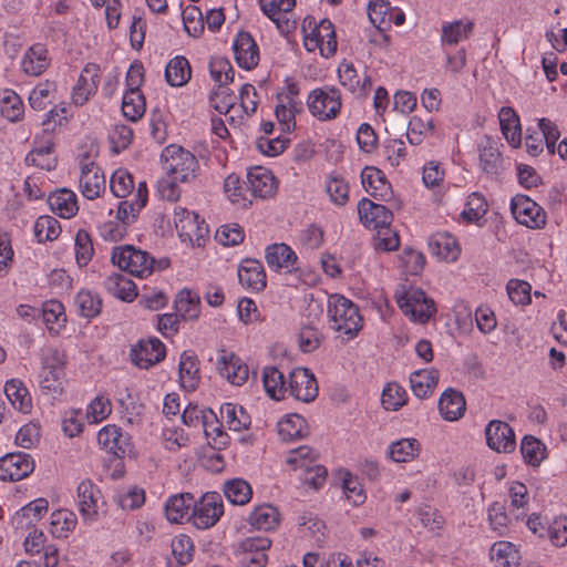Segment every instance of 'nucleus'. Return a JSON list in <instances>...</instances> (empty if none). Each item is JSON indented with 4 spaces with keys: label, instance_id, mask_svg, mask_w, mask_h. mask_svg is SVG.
I'll return each mask as SVG.
<instances>
[{
    "label": "nucleus",
    "instance_id": "1",
    "mask_svg": "<svg viewBox=\"0 0 567 567\" xmlns=\"http://www.w3.org/2000/svg\"><path fill=\"white\" fill-rule=\"evenodd\" d=\"M162 167L165 172L157 183V190L165 200L175 203L181 197L178 184L194 182L199 175L200 165L197 157L184 147L171 144L161 154Z\"/></svg>",
    "mask_w": 567,
    "mask_h": 567
},
{
    "label": "nucleus",
    "instance_id": "2",
    "mask_svg": "<svg viewBox=\"0 0 567 567\" xmlns=\"http://www.w3.org/2000/svg\"><path fill=\"white\" fill-rule=\"evenodd\" d=\"M317 453L306 445L286 450V465L300 482L298 489L301 493L318 492L326 484L328 471L317 463Z\"/></svg>",
    "mask_w": 567,
    "mask_h": 567
},
{
    "label": "nucleus",
    "instance_id": "3",
    "mask_svg": "<svg viewBox=\"0 0 567 567\" xmlns=\"http://www.w3.org/2000/svg\"><path fill=\"white\" fill-rule=\"evenodd\" d=\"M328 317L331 329L344 334L348 340L357 337L363 327L358 306L338 293L328 299Z\"/></svg>",
    "mask_w": 567,
    "mask_h": 567
},
{
    "label": "nucleus",
    "instance_id": "4",
    "mask_svg": "<svg viewBox=\"0 0 567 567\" xmlns=\"http://www.w3.org/2000/svg\"><path fill=\"white\" fill-rule=\"evenodd\" d=\"M39 386L43 394L60 398L65 386V355L58 349H48L41 358Z\"/></svg>",
    "mask_w": 567,
    "mask_h": 567
},
{
    "label": "nucleus",
    "instance_id": "5",
    "mask_svg": "<svg viewBox=\"0 0 567 567\" xmlns=\"http://www.w3.org/2000/svg\"><path fill=\"white\" fill-rule=\"evenodd\" d=\"M303 45L307 51L313 52L317 49L324 58L332 56L338 47L334 25L328 19L317 23L312 17H306L302 22Z\"/></svg>",
    "mask_w": 567,
    "mask_h": 567
},
{
    "label": "nucleus",
    "instance_id": "6",
    "mask_svg": "<svg viewBox=\"0 0 567 567\" xmlns=\"http://www.w3.org/2000/svg\"><path fill=\"white\" fill-rule=\"evenodd\" d=\"M97 148L93 145L89 151L79 154V189L89 200L99 198L106 187L104 173L96 164Z\"/></svg>",
    "mask_w": 567,
    "mask_h": 567
},
{
    "label": "nucleus",
    "instance_id": "7",
    "mask_svg": "<svg viewBox=\"0 0 567 567\" xmlns=\"http://www.w3.org/2000/svg\"><path fill=\"white\" fill-rule=\"evenodd\" d=\"M111 261L121 270L138 278H146L154 270V257L133 245L115 246L112 249Z\"/></svg>",
    "mask_w": 567,
    "mask_h": 567
},
{
    "label": "nucleus",
    "instance_id": "8",
    "mask_svg": "<svg viewBox=\"0 0 567 567\" xmlns=\"http://www.w3.org/2000/svg\"><path fill=\"white\" fill-rule=\"evenodd\" d=\"M174 224L179 238L184 243L202 247L208 239V225L195 212L182 206H175Z\"/></svg>",
    "mask_w": 567,
    "mask_h": 567
},
{
    "label": "nucleus",
    "instance_id": "9",
    "mask_svg": "<svg viewBox=\"0 0 567 567\" xmlns=\"http://www.w3.org/2000/svg\"><path fill=\"white\" fill-rule=\"evenodd\" d=\"M224 515V503L220 494L209 492L195 501L190 519L198 529H208Z\"/></svg>",
    "mask_w": 567,
    "mask_h": 567
},
{
    "label": "nucleus",
    "instance_id": "10",
    "mask_svg": "<svg viewBox=\"0 0 567 567\" xmlns=\"http://www.w3.org/2000/svg\"><path fill=\"white\" fill-rule=\"evenodd\" d=\"M270 546L271 542L267 537H247L235 546L234 555L240 567H265Z\"/></svg>",
    "mask_w": 567,
    "mask_h": 567
},
{
    "label": "nucleus",
    "instance_id": "11",
    "mask_svg": "<svg viewBox=\"0 0 567 567\" xmlns=\"http://www.w3.org/2000/svg\"><path fill=\"white\" fill-rule=\"evenodd\" d=\"M396 303L406 316H411L422 323L426 322L436 312L434 301L427 298L420 288L411 287L401 296H398Z\"/></svg>",
    "mask_w": 567,
    "mask_h": 567
},
{
    "label": "nucleus",
    "instance_id": "12",
    "mask_svg": "<svg viewBox=\"0 0 567 567\" xmlns=\"http://www.w3.org/2000/svg\"><path fill=\"white\" fill-rule=\"evenodd\" d=\"M308 107L311 114L319 120L334 118L341 109V95L338 89H316L308 97Z\"/></svg>",
    "mask_w": 567,
    "mask_h": 567
},
{
    "label": "nucleus",
    "instance_id": "13",
    "mask_svg": "<svg viewBox=\"0 0 567 567\" xmlns=\"http://www.w3.org/2000/svg\"><path fill=\"white\" fill-rule=\"evenodd\" d=\"M511 210L518 224L532 229L543 228L546 224L544 209L526 195H516L512 198Z\"/></svg>",
    "mask_w": 567,
    "mask_h": 567
},
{
    "label": "nucleus",
    "instance_id": "14",
    "mask_svg": "<svg viewBox=\"0 0 567 567\" xmlns=\"http://www.w3.org/2000/svg\"><path fill=\"white\" fill-rule=\"evenodd\" d=\"M102 70L99 64L86 63L72 89L71 100L75 106H83L97 92Z\"/></svg>",
    "mask_w": 567,
    "mask_h": 567
},
{
    "label": "nucleus",
    "instance_id": "15",
    "mask_svg": "<svg viewBox=\"0 0 567 567\" xmlns=\"http://www.w3.org/2000/svg\"><path fill=\"white\" fill-rule=\"evenodd\" d=\"M487 446L497 453H512L516 449V436L508 423L492 420L485 426Z\"/></svg>",
    "mask_w": 567,
    "mask_h": 567
},
{
    "label": "nucleus",
    "instance_id": "16",
    "mask_svg": "<svg viewBox=\"0 0 567 567\" xmlns=\"http://www.w3.org/2000/svg\"><path fill=\"white\" fill-rule=\"evenodd\" d=\"M246 177L247 188L255 198L267 199L278 190L279 179L264 166L249 168Z\"/></svg>",
    "mask_w": 567,
    "mask_h": 567
},
{
    "label": "nucleus",
    "instance_id": "17",
    "mask_svg": "<svg viewBox=\"0 0 567 567\" xmlns=\"http://www.w3.org/2000/svg\"><path fill=\"white\" fill-rule=\"evenodd\" d=\"M165 355V344L157 338L140 340L130 351L132 362L141 369H148L157 364L164 360Z\"/></svg>",
    "mask_w": 567,
    "mask_h": 567
},
{
    "label": "nucleus",
    "instance_id": "18",
    "mask_svg": "<svg viewBox=\"0 0 567 567\" xmlns=\"http://www.w3.org/2000/svg\"><path fill=\"white\" fill-rule=\"evenodd\" d=\"M217 370L230 384L240 386L249 378L248 365L234 352L220 349L217 354Z\"/></svg>",
    "mask_w": 567,
    "mask_h": 567
},
{
    "label": "nucleus",
    "instance_id": "19",
    "mask_svg": "<svg viewBox=\"0 0 567 567\" xmlns=\"http://www.w3.org/2000/svg\"><path fill=\"white\" fill-rule=\"evenodd\" d=\"M34 470L33 458L24 452L9 453L0 458V480L16 482L25 478Z\"/></svg>",
    "mask_w": 567,
    "mask_h": 567
},
{
    "label": "nucleus",
    "instance_id": "20",
    "mask_svg": "<svg viewBox=\"0 0 567 567\" xmlns=\"http://www.w3.org/2000/svg\"><path fill=\"white\" fill-rule=\"evenodd\" d=\"M97 443L107 453L123 458L131 452V436L115 424L103 426L97 433Z\"/></svg>",
    "mask_w": 567,
    "mask_h": 567
},
{
    "label": "nucleus",
    "instance_id": "21",
    "mask_svg": "<svg viewBox=\"0 0 567 567\" xmlns=\"http://www.w3.org/2000/svg\"><path fill=\"white\" fill-rule=\"evenodd\" d=\"M289 392L292 398L305 403L313 401L318 395V383L315 374L306 368H296L289 373Z\"/></svg>",
    "mask_w": 567,
    "mask_h": 567
},
{
    "label": "nucleus",
    "instance_id": "22",
    "mask_svg": "<svg viewBox=\"0 0 567 567\" xmlns=\"http://www.w3.org/2000/svg\"><path fill=\"white\" fill-rule=\"evenodd\" d=\"M102 494L90 480L82 481L78 486V507L84 522H95L99 517Z\"/></svg>",
    "mask_w": 567,
    "mask_h": 567
},
{
    "label": "nucleus",
    "instance_id": "23",
    "mask_svg": "<svg viewBox=\"0 0 567 567\" xmlns=\"http://www.w3.org/2000/svg\"><path fill=\"white\" fill-rule=\"evenodd\" d=\"M338 79L340 84L358 96H367L371 86V76L364 71L359 74L353 63L342 61L338 68Z\"/></svg>",
    "mask_w": 567,
    "mask_h": 567
},
{
    "label": "nucleus",
    "instance_id": "24",
    "mask_svg": "<svg viewBox=\"0 0 567 567\" xmlns=\"http://www.w3.org/2000/svg\"><path fill=\"white\" fill-rule=\"evenodd\" d=\"M233 49L236 62L245 70H252L259 63V48L251 34L248 32H238L233 42Z\"/></svg>",
    "mask_w": 567,
    "mask_h": 567
},
{
    "label": "nucleus",
    "instance_id": "25",
    "mask_svg": "<svg viewBox=\"0 0 567 567\" xmlns=\"http://www.w3.org/2000/svg\"><path fill=\"white\" fill-rule=\"evenodd\" d=\"M25 163L29 166H35L44 171H52L56 166V156L54 155V143L52 136L47 134L43 138H35L33 148L27 154Z\"/></svg>",
    "mask_w": 567,
    "mask_h": 567
},
{
    "label": "nucleus",
    "instance_id": "26",
    "mask_svg": "<svg viewBox=\"0 0 567 567\" xmlns=\"http://www.w3.org/2000/svg\"><path fill=\"white\" fill-rule=\"evenodd\" d=\"M51 64L49 50L43 43H34L25 50L20 65L23 73L30 76L41 75Z\"/></svg>",
    "mask_w": 567,
    "mask_h": 567
},
{
    "label": "nucleus",
    "instance_id": "27",
    "mask_svg": "<svg viewBox=\"0 0 567 567\" xmlns=\"http://www.w3.org/2000/svg\"><path fill=\"white\" fill-rule=\"evenodd\" d=\"M358 214L361 223L367 227L379 229L390 226L393 215L384 205L373 203L368 198H362L358 204Z\"/></svg>",
    "mask_w": 567,
    "mask_h": 567
},
{
    "label": "nucleus",
    "instance_id": "28",
    "mask_svg": "<svg viewBox=\"0 0 567 567\" xmlns=\"http://www.w3.org/2000/svg\"><path fill=\"white\" fill-rule=\"evenodd\" d=\"M147 187L145 182H140L134 199L122 200L118 203L115 219L123 223L126 227L132 225L140 212L145 207L147 203Z\"/></svg>",
    "mask_w": 567,
    "mask_h": 567
},
{
    "label": "nucleus",
    "instance_id": "29",
    "mask_svg": "<svg viewBox=\"0 0 567 567\" xmlns=\"http://www.w3.org/2000/svg\"><path fill=\"white\" fill-rule=\"evenodd\" d=\"M364 189L375 199L389 200L392 197L391 184L382 171L367 166L361 173Z\"/></svg>",
    "mask_w": 567,
    "mask_h": 567
},
{
    "label": "nucleus",
    "instance_id": "30",
    "mask_svg": "<svg viewBox=\"0 0 567 567\" xmlns=\"http://www.w3.org/2000/svg\"><path fill=\"white\" fill-rule=\"evenodd\" d=\"M195 498L190 493L171 495L164 505L165 517L169 523L179 524L190 519V509L194 508Z\"/></svg>",
    "mask_w": 567,
    "mask_h": 567
},
{
    "label": "nucleus",
    "instance_id": "31",
    "mask_svg": "<svg viewBox=\"0 0 567 567\" xmlns=\"http://www.w3.org/2000/svg\"><path fill=\"white\" fill-rule=\"evenodd\" d=\"M237 275L243 287L254 291H260L266 287V272L259 260H243L238 267Z\"/></svg>",
    "mask_w": 567,
    "mask_h": 567
},
{
    "label": "nucleus",
    "instance_id": "32",
    "mask_svg": "<svg viewBox=\"0 0 567 567\" xmlns=\"http://www.w3.org/2000/svg\"><path fill=\"white\" fill-rule=\"evenodd\" d=\"M480 166L488 175H497L502 168V154L498 142L485 136L478 144Z\"/></svg>",
    "mask_w": 567,
    "mask_h": 567
},
{
    "label": "nucleus",
    "instance_id": "33",
    "mask_svg": "<svg viewBox=\"0 0 567 567\" xmlns=\"http://www.w3.org/2000/svg\"><path fill=\"white\" fill-rule=\"evenodd\" d=\"M48 203L53 213L65 219L72 218L79 212L76 194L68 188L51 193Z\"/></svg>",
    "mask_w": 567,
    "mask_h": 567
},
{
    "label": "nucleus",
    "instance_id": "34",
    "mask_svg": "<svg viewBox=\"0 0 567 567\" xmlns=\"http://www.w3.org/2000/svg\"><path fill=\"white\" fill-rule=\"evenodd\" d=\"M106 291L123 301H133L137 297V288L132 279L121 272H112L103 282Z\"/></svg>",
    "mask_w": 567,
    "mask_h": 567
},
{
    "label": "nucleus",
    "instance_id": "35",
    "mask_svg": "<svg viewBox=\"0 0 567 567\" xmlns=\"http://www.w3.org/2000/svg\"><path fill=\"white\" fill-rule=\"evenodd\" d=\"M200 382L199 361L189 351H184L179 359V383L186 391H195Z\"/></svg>",
    "mask_w": 567,
    "mask_h": 567
},
{
    "label": "nucleus",
    "instance_id": "36",
    "mask_svg": "<svg viewBox=\"0 0 567 567\" xmlns=\"http://www.w3.org/2000/svg\"><path fill=\"white\" fill-rule=\"evenodd\" d=\"M466 410L464 395L454 389L445 390L439 400V411L446 421H457Z\"/></svg>",
    "mask_w": 567,
    "mask_h": 567
},
{
    "label": "nucleus",
    "instance_id": "37",
    "mask_svg": "<svg viewBox=\"0 0 567 567\" xmlns=\"http://www.w3.org/2000/svg\"><path fill=\"white\" fill-rule=\"evenodd\" d=\"M474 23L468 19H460L442 25L441 43L443 48L456 45L470 38Z\"/></svg>",
    "mask_w": 567,
    "mask_h": 567
},
{
    "label": "nucleus",
    "instance_id": "38",
    "mask_svg": "<svg viewBox=\"0 0 567 567\" xmlns=\"http://www.w3.org/2000/svg\"><path fill=\"white\" fill-rule=\"evenodd\" d=\"M192 78L189 61L183 55H176L168 61L165 68V80L173 87L186 85Z\"/></svg>",
    "mask_w": 567,
    "mask_h": 567
},
{
    "label": "nucleus",
    "instance_id": "39",
    "mask_svg": "<svg viewBox=\"0 0 567 567\" xmlns=\"http://www.w3.org/2000/svg\"><path fill=\"white\" fill-rule=\"evenodd\" d=\"M219 414L221 422L231 431L239 432L241 430H247L250 426V415L241 405L226 402L221 404Z\"/></svg>",
    "mask_w": 567,
    "mask_h": 567
},
{
    "label": "nucleus",
    "instance_id": "40",
    "mask_svg": "<svg viewBox=\"0 0 567 567\" xmlns=\"http://www.w3.org/2000/svg\"><path fill=\"white\" fill-rule=\"evenodd\" d=\"M4 393L14 409L22 413L31 412L32 398L29 390L21 380H8L4 384Z\"/></svg>",
    "mask_w": 567,
    "mask_h": 567
},
{
    "label": "nucleus",
    "instance_id": "41",
    "mask_svg": "<svg viewBox=\"0 0 567 567\" xmlns=\"http://www.w3.org/2000/svg\"><path fill=\"white\" fill-rule=\"evenodd\" d=\"M280 520L279 511L270 504L256 506L248 516V523L256 529L271 530Z\"/></svg>",
    "mask_w": 567,
    "mask_h": 567
},
{
    "label": "nucleus",
    "instance_id": "42",
    "mask_svg": "<svg viewBox=\"0 0 567 567\" xmlns=\"http://www.w3.org/2000/svg\"><path fill=\"white\" fill-rule=\"evenodd\" d=\"M439 381L437 370L422 369L414 371L410 377L411 390L415 396L424 399L429 396Z\"/></svg>",
    "mask_w": 567,
    "mask_h": 567
},
{
    "label": "nucleus",
    "instance_id": "43",
    "mask_svg": "<svg viewBox=\"0 0 567 567\" xmlns=\"http://www.w3.org/2000/svg\"><path fill=\"white\" fill-rule=\"evenodd\" d=\"M499 125L503 135L514 147L520 144V124L516 112L508 106H503L498 113Z\"/></svg>",
    "mask_w": 567,
    "mask_h": 567
},
{
    "label": "nucleus",
    "instance_id": "44",
    "mask_svg": "<svg viewBox=\"0 0 567 567\" xmlns=\"http://www.w3.org/2000/svg\"><path fill=\"white\" fill-rule=\"evenodd\" d=\"M41 315L50 332L58 333L65 326L64 306L55 299L48 300L42 305Z\"/></svg>",
    "mask_w": 567,
    "mask_h": 567
},
{
    "label": "nucleus",
    "instance_id": "45",
    "mask_svg": "<svg viewBox=\"0 0 567 567\" xmlns=\"http://www.w3.org/2000/svg\"><path fill=\"white\" fill-rule=\"evenodd\" d=\"M520 453L526 464L537 467L547 457L546 445L533 435H525L520 442Z\"/></svg>",
    "mask_w": 567,
    "mask_h": 567
},
{
    "label": "nucleus",
    "instance_id": "46",
    "mask_svg": "<svg viewBox=\"0 0 567 567\" xmlns=\"http://www.w3.org/2000/svg\"><path fill=\"white\" fill-rule=\"evenodd\" d=\"M223 492L227 501L234 505H246L252 497V488L243 478H233L224 483Z\"/></svg>",
    "mask_w": 567,
    "mask_h": 567
},
{
    "label": "nucleus",
    "instance_id": "47",
    "mask_svg": "<svg viewBox=\"0 0 567 567\" xmlns=\"http://www.w3.org/2000/svg\"><path fill=\"white\" fill-rule=\"evenodd\" d=\"M78 524L76 515L66 508L56 509L51 514V533L54 537L66 538Z\"/></svg>",
    "mask_w": 567,
    "mask_h": 567
},
{
    "label": "nucleus",
    "instance_id": "48",
    "mask_svg": "<svg viewBox=\"0 0 567 567\" xmlns=\"http://www.w3.org/2000/svg\"><path fill=\"white\" fill-rule=\"evenodd\" d=\"M430 247L434 254L449 261L456 260L460 255L456 239L445 233L433 236L430 241Z\"/></svg>",
    "mask_w": 567,
    "mask_h": 567
},
{
    "label": "nucleus",
    "instance_id": "49",
    "mask_svg": "<svg viewBox=\"0 0 567 567\" xmlns=\"http://www.w3.org/2000/svg\"><path fill=\"white\" fill-rule=\"evenodd\" d=\"M146 111L145 97L141 91H125L122 100L123 115L132 121H138Z\"/></svg>",
    "mask_w": 567,
    "mask_h": 567
},
{
    "label": "nucleus",
    "instance_id": "50",
    "mask_svg": "<svg viewBox=\"0 0 567 567\" xmlns=\"http://www.w3.org/2000/svg\"><path fill=\"white\" fill-rule=\"evenodd\" d=\"M75 261L79 267H86L94 256L92 236L85 229H79L74 237Z\"/></svg>",
    "mask_w": 567,
    "mask_h": 567
},
{
    "label": "nucleus",
    "instance_id": "51",
    "mask_svg": "<svg viewBox=\"0 0 567 567\" xmlns=\"http://www.w3.org/2000/svg\"><path fill=\"white\" fill-rule=\"evenodd\" d=\"M262 383L267 395L275 400H284V373L276 367H265Z\"/></svg>",
    "mask_w": 567,
    "mask_h": 567
},
{
    "label": "nucleus",
    "instance_id": "52",
    "mask_svg": "<svg viewBox=\"0 0 567 567\" xmlns=\"http://www.w3.org/2000/svg\"><path fill=\"white\" fill-rule=\"evenodd\" d=\"M34 237L38 243L55 240L61 234V226L52 216H40L33 226Z\"/></svg>",
    "mask_w": 567,
    "mask_h": 567
},
{
    "label": "nucleus",
    "instance_id": "53",
    "mask_svg": "<svg viewBox=\"0 0 567 567\" xmlns=\"http://www.w3.org/2000/svg\"><path fill=\"white\" fill-rule=\"evenodd\" d=\"M420 443L415 439H402L392 443L389 447V456L396 463L409 462L417 456Z\"/></svg>",
    "mask_w": 567,
    "mask_h": 567
},
{
    "label": "nucleus",
    "instance_id": "54",
    "mask_svg": "<svg viewBox=\"0 0 567 567\" xmlns=\"http://www.w3.org/2000/svg\"><path fill=\"white\" fill-rule=\"evenodd\" d=\"M56 84L52 81L39 83L29 94V103L33 110H44L54 99Z\"/></svg>",
    "mask_w": 567,
    "mask_h": 567
},
{
    "label": "nucleus",
    "instance_id": "55",
    "mask_svg": "<svg viewBox=\"0 0 567 567\" xmlns=\"http://www.w3.org/2000/svg\"><path fill=\"white\" fill-rule=\"evenodd\" d=\"M176 312L184 320H196L199 317V298L189 290H182L175 301Z\"/></svg>",
    "mask_w": 567,
    "mask_h": 567
},
{
    "label": "nucleus",
    "instance_id": "56",
    "mask_svg": "<svg viewBox=\"0 0 567 567\" xmlns=\"http://www.w3.org/2000/svg\"><path fill=\"white\" fill-rule=\"evenodd\" d=\"M298 347L303 353H310L317 350L322 341V332L313 324H302L297 336Z\"/></svg>",
    "mask_w": 567,
    "mask_h": 567
},
{
    "label": "nucleus",
    "instance_id": "57",
    "mask_svg": "<svg viewBox=\"0 0 567 567\" xmlns=\"http://www.w3.org/2000/svg\"><path fill=\"white\" fill-rule=\"evenodd\" d=\"M74 302L79 315L84 318L91 319L101 312L102 300L96 293L90 290L79 291Z\"/></svg>",
    "mask_w": 567,
    "mask_h": 567
},
{
    "label": "nucleus",
    "instance_id": "58",
    "mask_svg": "<svg viewBox=\"0 0 567 567\" xmlns=\"http://www.w3.org/2000/svg\"><path fill=\"white\" fill-rule=\"evenodd\" d=\"M434 130L432 118L423 120L414 115L410 118L408 124L406 137L410 144L420 145L424 138Z\"/></svg>",
    "mask_w": 567,
    "mask_h": 567
},
{
    "label": "nucleus",
    "instance_id": "59",
    "mask_svg": "<svg viewBox=\"0 0 567 567\" xmlns=\"http://www.w3.org/2000/svg\"><path fill=\"white\" fill-rule=\"evenodd\" d=\"M172 556L179 566H185L192 561L194 556V543L185 534L175 536L171 542Z\"/></svg>",
    "mask_w": 567,
    "mask_h": 567
},
{
    "label": "nucleus",
    "instance_id": "60",
    "mask_svg": "<svg viewBox=\"0 0 567 567\" xmlns=\"http://www.w3.org/2000/svg\"><path fill=\"white\" fill-rule=\"evenodd\" d=\"M487 202L480 193H472L461 216L467 223H478L487 213Z\"/></svg>",
    "mask_w": 567,
    "mask_h": 567
},
{
    "label": "nucleus",
    "instance_id": "61",
    "mask_svg": "<svg viewBox=\"0 0 567 567\" xmlns=\"http://www.w3.org/2000/svg\"><path fill=\"white\" fill-rule=\"evenodd\" d=\"M298 526L305 536L316 542H322L324 537L326 524L322 519L312 513H303L298 517Z\"/></svg>",
    "mask_w": 567,
    "mask_h": 567
},
{
    "label": "nucleus",
    "instance_id": "62",
    "mask_svg": "<svg viewBox=\"0 0 567 567\" xmlns=\"http://www.w3.org/2000/svg\"><path fill=\"white\" fill-rule=\"evenodd\" d=\"M209 73L213 80L218 83V87H225L234 81V69L229 60L223 56L210 59Z\"/></svg>",
    "mask_w": 567,
    "mask_h": 567
},
{
    "label": "nucleus",
    "instance_id": "63",
    "mask_svg": "<svg viewBox=\"0 0 567 567\" xmlns=\"http://www.w3.org/2000/svg\"><path fill=\"white\" fill-rule=\"evenodd\" d=\"M408 394L398 383H389L381 395V403L385 410L396 411L406 403Z\"/></svg>",
    "mask_w": 567,
    "mask_h": 567
},
{
    "label": "nucleus",
    "instance_id": "64",
    "mask_svg": "<svg viewBox=\"0 0 567 567\" xmlns=\"http://www.w3.org/2000/svg\"><path fill=\"white\" fill-rule=\"evenodd\" d=\"M342 488L349 501L355 506L364 503L367 496L358 477L349 471L341 473Z\"/></svg>",
    "mask_w": 567,
    "mask_h": 567
}]
</instances>
